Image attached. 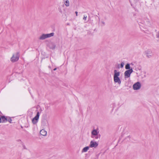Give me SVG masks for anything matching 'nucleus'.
Instances as JSON below:
<instances>
[{
	"mask_svg": "<svg viewBox=\"0 0 159 159\" xmlns=\"http://www.w3.org/2000/svg\"><path fill=\"white\" fill-rule=\"evenodd\" d=\"M144 55L148 58H150L153 56V53L151 49H147L144 52Z\"/></svg>",
	"mask_w": 159,
	"mask_h": 159,
	"instance_id": "nucleus-4",
	"label": "nucleus"
},
{
	"mask_svg": "<svg viewBox=\"0 0 159 159\" xmlns=\"http://www.w3.org/2000/svg\"><path fill=\"white\" fill-rule=\"evenodd\" d=\"M12 120L11 117H7V121H8L9 122L11 123Z\"/></svg>",
	"mask_w": 159,
	"mask_h": 159,
	"instance_id": "nucleus-17",
	"label": "nucleus"
},
{
	"mask_svg": "<svg viewBox=\"0 0 159 159\" xmlns=\"http://www.w3.org/2000/svg\"><path fill=\"white\" fill-rule=\"evenodd\" d=\"M98 145V143L96 142L91 141L90 142L89 145V147L90 148H96Z\"/></svg>",
	"mask_w": 159,
	"mask_h": 159,
	"instance_id": "nucleus-9",
	"label": "nucleus"
},
{
	"mask_svg": "<svg viewBox=\"0 0 159 159\" xmlns=\"http://www.w3.org/2000/svg\"><path fill=\"white\" fill-rule=\"evenodd\" d=\"M98 19H99V20H100V18L99 17H98Z\"/></svg>",
	"mask_w": 159,
	"mask_h": 159,
	"instance_id": "nucleus-29",
	"label": "nucleus"
},
{
	"mask_svg": "<svg viewBox=\"0 0 159 159\" xmlns=\"http://www.w3.org/2000/svg\"><path fill=\"white\" fill-rule=\"evenodd\" d=\"M156 35L157 38L159 39V32H158L157 33Z\"/></svg>",
	"mask_w": 159,
	"mask_h": 159,
	"instance_id": "nucleus-22",
	"label": "nucleus"
},
{
	"mask_svg": "<svg viewBox=\"0 0 159 159\" xmlns=\"http://www.w3.org/2000/svg\"><path fill=\"white\" fill-rule=\"evenodd\" d=\"M54 35L53 33H52L50 34H43L40 36L39 38V39L40 40H43L45 39L53 36Z\"/></svg>",
	"mask_w": 159,
	"mask_h": 159,
	"instance_id": "nucleus-2",
	"label": "nucleus"
},
{
	"mask_svg": "<svg viewBox=\"0 0 159 159\" xmlns=\"http://www.w3.org/2000/svg\"><path fill=\"white\" fill-rule=\"evenodd\" d=\"M114 74L113 75V79L114 82L118 83L119 84H120L121 83V81L119 76L120 75V72L116 70H114Z\"/></svg>",
	"mask_w": 159,
	"mask_h": 159,
	"instance_id": "nucleus-1",
	"label": "nucleus"
},
{
	"mask_svg": "<svg viewBox=\"0 0 159 159\" xmlns=\"http://www.w3.org/2000/svg\"><path fill=\"white\" fill-rule=\"evenodd\" d=\"M48 67H49V68H51V67H50V66H48Z\"/></svg>",
	"mask_w": 159,
	"mask_h": 159,
	"instance_id": "nucleus-28",
	"label": "nucleus"
},
{
	"mask_svg": "<svg viewBox=\"0 0 159 159\" xmlns=\"http://www.w3.org/2000/svg\"><path fill=\"white\" fill-rule=\"evenodd\" d=\"M75 13L76 16H78V12L77 11H75Z\"/></svg>",
	"mask_w": 159,
	"mask_h": 159,
	"instance_id": "nucleus-23",
	"label": "nucleus"
},
{
	"mask_svg": "<svg viewBox=\"0 0 159 159\" xmlns=\"http://www.w3.org/2000/svg\"><path fill=\"white\" fill-rule=\"evenodd\" d=\"M124 63L123 62H122L120 64V67L122 68L124 67Z\"/></svg>",
	"mask_w": 159,
	"mask_h": 159,
	"instance_id": "nucleus-19",
	"label": "nucleus"
},
{
	"mask_svg": "<svg viewBox=\"0 0 159 159\" xmlns=\"http://www.w3.org/2000/svg\"><path fill=\"white\" fill-rule=\"evenodd\" d=\"M49 47L51 49H55L56 47V45L53 43H51L49 44Z\"/></svg>",
	"mask_w": 159,
	"mask_h": 159,
	"instance_id": "nucleus-13",
	"label": "nucleus"
},
{
	"mask_svg": "<svg viewBox=\"0 0 159 159\" xmlns=\"http://www.w3.org/2000/svg\"><path fill=\"white\" fill-rule=\"evenodd\" d=\"M127 138H128V139H129L130 137L129 136H128L127 137Z\"/></svg>",
	"mask_w": 159,
	"mask_h": 159,
	"instance_id": "nucleus-27",
	"label": "nucleus"
},
{
	"mask_svg": "<svg viewBox=\"0 0 159 159\" xmlns=\"http://www.w3.org/2000/svg\"><path fill=\"white\" fill-rule=\"evenodd\" d=\"M40 133L41 135L44 136H45L47 135V132L45 130L43 129L40 130Z\"/></svg>",
	"mask_w": 159,
	"mask_h": 159,
	"instance_id": "nucleus-10",
	"label": "nucleus"
},
{
	"mask_svg": "<svg viewBox=\"0 0 159 159\" xmlns=\"http://www.w3.org/2000/svg\"><path fill=\"white\" fill-rule=\"evenodd\" d=\"M141 24H139V25L145 28V22L144 21H142V22H140Z\"/></svg>",
	"mask_w": 159,
	"mask_h": 159,
	"instance_id": "nucleus-15",
	"label": "nucleus"
},
{
	"mask_svg": "<svg viewBox=\"0 0 159 159\" xmlns=\"http://www.w3.org/2000/svg\"><path fill=\"white\" fill-rule=\"evenodd\" d=\"M57 69V68H55L54 69H53V70H56Z\"/></svg>",
	"mask_w": 159,
	"mask_h": 159,
	"instance_id": "nucleus-26",
	"label": "nucleus"
},
{
	"mask_svg": "<svg viewBox=\"0 0 159 159\" xmlns=\"http://www.w3.org/2000/svg\"><path fill=\"white\" fill-rule=\"evenodd\" d=\"M141 87V85L139 82H137L133 85V88L134 90H138Z\"/></svg>",
	"mask_w": 159,
	"mask_h": 159,
	"instance_id": "nucleus-8",
	"label": "nucleus"
},
{
	"mask_svg": "<svg viewBox=\"0 0 159 159\" xmlns=\"http://www.w3.org/2000/svg\"><path fill=\"white\" fill-rule=\"evenodd\" d=\"M58 10L60 12L62 13V10H61V6H60L58 7Z\"/></svg>",
	"mask_w": 159,
	"mask_h": 159,
	"instance_id": "nucleus-18",
	"label": "nucleus"
},
{
	"mask_svg": "<svg viewBox=\"0 0 159 159\" xmlns=\"http://www.w3.org/2000/svg\"><path fill=\"white\" fill-rule=\"evenodd\" d=\"M130 65H132V66H133L134 65V64L133 63H131L130 64Z\"/></svg>",
	"mask_w": 159,
	"mask_h": 159,
	"instance_id": "nucleus-24",
	"label": "nucleus"
},
{
	"mask_svg": "<svg viewBox=\"0 0 159 159\" xmlns=\"http://www.w3.org/2000/svg\"><path fill=\"white\" fill-rule=\"evenodd\" d=\"M64 4L66 7H68L69 6V2L68 0L64 2Z\"/></svg>",
	"mask_w": 159,
	"mask_h": 159,
	"instance_id": "nucleus-16",
	"label": "nucleus"
},
{
	"mask_svg": "<svg viewBox=\"0 0 159 159\" xmlns=\"http://www.w3.org/2000/svg\"><path fill=\"white\" fill-rule=\"evenodd\" d=\"M133 72L132 68L129 70H127L125 71L124 73V75L125 78H128L130 76L131 74Z\"/></svg>",
	"mask_w": 159,
	"mask_h": 159,
	"instance_id": "nucleus-6",
	"label": "nucleus"
},
{
	"mask_svg": "<svg viewBox=\"0 0 159 159\" xmlns=\"http://www.w3.org/2000/svg\"><path fill=\"white\" fill-rule=\"evenodd\" d=\"M1 122V117H0V123Z\"/></svg>",
	"mask_w": 159,
	"mask_h": 159,
	"instance_id": "nucleus-25",
	"label": "nucleus"
},
{
	"mask_svg": "<svg viewBox=\"0 0 159 159\" xmlns=\"http://www.w3.org/2000/svg\"><path fill=\"white\" fill-rule=\"evenodd\" d=\"M105 25V22L104 21H102L101 24V25L102 26H104Z\"/></svg>",
	"mask_w": 159,
	"mask_h": 159,
	"instance_id": "nucleus-21",
	"label": "nucleus"
},
{
	"mask_svg": "<svg viewBox=\"0 0 159 159\" xmlns=\"http://www.w3.org/2000/svg\"><path fill=\"white\" fill-rule=\"evenodd\" d=\"M39 113L38 112L36 116L32 120V121L34 124H36L38 122L39 116Z\"/></svg>",
	"mask_w": 159,
	"mask_h": 159,
	"instance_id": "nucleus-7",
	"label": "nucleus"
},
{
	"mask_svg": "<svg viewBox=\"0 0 159 159\" xmlns=\"http://www.w3.org/2000/svg\"><path fill=\"white\" fill-rule=\"evenodd\" d=\"M1 122H4L7 121V117H5L4 116H1Z\"/></svg>",
	"mask_w": 159,
	"mask_h": 159,
	"instance_id": "nucleus-12",
	"label": "nucleus"
},
{
	"mask_svg": "<svg viewBox=\"0 0 159 159\" xmlns=\"http://www.w3.org/2000/svg\"><path fill=\"white\" fill-rule=\"evenodd\" d=\"M87 18V16H86L84 15V17L83 18V19L84 20H86Z\"/></svg>",
	"mask_w": 159,
	"mask_h": 159,
	"instance_id": "nucleus-20",
	"label": "nucleus"
},
{
	"mask_svg": "<svg viewBox=\"0 0 159 159\" xmlns=\"http://www.w3.org/2000/svg\"><path fill=\"white\" fill-rule=\"evenodd\" d=\"M99 132L96 129H93L91 132V137L92 138H95L96 139L98 138V134Z\"/></svg>",
	"mask_w": 159,
	"mask_h": 159,
	"instance_id": "nucleus-5",
	"label": "nucleus"
},
{
	"mask_svg": "<svg viewBox=\"0 0 159 159\" xmlns=\"http://www.w3.org/2000/svg\"><path fill=\"white\" fill-rule=\"evenodd\" d=\"M125 68L126 70H129L130 69H131V68L130 67V64L129 63H127L125 65Z\"/></svg>",
	"mask_w": 159,
	"mask_h": 159,
	"instance_id": "nucleus-14",
	"label": "nucleus"
},
{
	"mask_svg": "<svg viewBox=\"0 0 159 159\" xmlns=\"http://www.w3.org/2000/svg\"><path fill=\"white\" fill-rule=\"evenodd\" d=\"M19 52H17L13 54L11 58V61L13 62L18 61L19 59Z\"/></svg>",
	"mask_w": 159,
	"mask_h": 159,
	"instance_id": "nucleus-3",
	"label": "nucleus"
},
{
	"mask_svg": "<svg viewBox=\"0 0 159 159\" xmlns=\"http://www.w3.org/2000/svg\"><path fill=\"white\" fill-rule=\"evenodd\" d=\"M89 146H87L84 148L82 150V152H86L89 149Z\"/></svg>",
	"mask_w": 159,
	"mask_h": 159,
	"instance_id": "nucleus-11",
	"label": "nucleus"
}]
</instances>
